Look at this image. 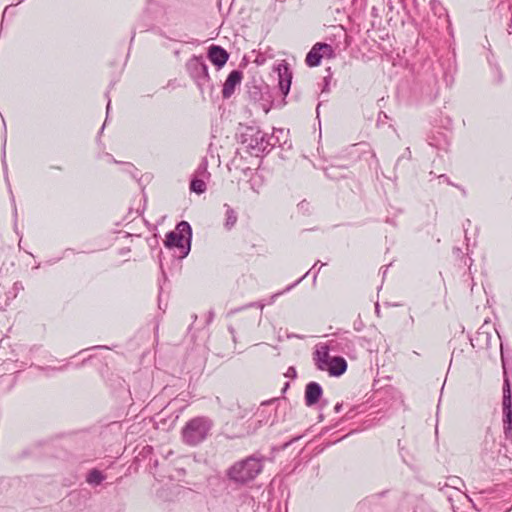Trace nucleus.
<instances>
[{
	"label": "nucleus",
	"mask_w": 512,
	"mask_h": 512,
	"mask_svg": "<svg viewBox=\"0 0 512 512\" xmlns=\"http://www.w3.org/2000/svg\"><path fill=\"white\" fill-rule=\"evenodd\" d=\"M264 457L251 455L235 462L228 470L227 477L236 484H247L253 481L263 470Z\"/></svg>",
	"instance_id": "1"
},
{
	"label": "nucleus",
	"mask_w": 512,
	"mask_h": 512,
	"mask_svg": "<svg viewBox=\"0 0 512 512\" xmlns=\"http://www.w3.org/2000/svg\"><path fill=\"white\" fill-rule=\"evenodd\" d=\"M192 229L188 222H180L174 231L166 235L165 246L178 250V257L184 258L191 248Z\"/></svg>",
	"instance_id": "2"
},
{
	"label": "nucleus",
	"mask_w": 512,
	"mask_h": 512,
	"mask_svg": "<svg viewBox=\"0 0 512 512\" xmlns=\"http://www.w3.org/2000/svg\"><path fill=\"white\" fill-rule=\"evenodd\" d=\"M212 428V422L206 417H196L186 423L182 429V439L190 446L203 442Z\"/></svg>",
	"instance_id": "3"
},
{
	"label": "nucleus",
	"mask_w": 512,
	"mask_h": 512,
	"mask_svg": "<svg viewBox=\"0 0 512 512\" xmlns=\"http://www.w3.org/2000/svg\"><path fill=\"white\" fill-rule=\"evenodd\" d=\"M243 137V143L249 153L254 156H259L260 153L269 150L274 145L273 137L258 128L249 127Z\"/></svg>",
	"instance_id": "4"
},
{
	"label": "nucleus",
	"mask_w": 512,
	"mask_h": 512,
	"mask_svg": "<svg viewBox=\"0 0 512 512\" xmlns=\"http://www.w3.org/2000/svg\"><path fill=\"white\" fill-rule=\"evenodd\" d=\"M187 69L202 94L212 91L213 85L208 74V67L202 57L191 58L187 62Z\"/></svg>",
	"instance_id": "5"
},
{
	"label": "nucleus",
	"mask_w": 512,
	"mask_h": 512,
	"mask_svg": "<svg viewBox=\"0 0 512 512\" xmlns=\"http://www.w3.org/2000/svg\"><path fill=\"white\" fill-rule=\"evenodd\" d=\"M242 80V72L238 70H233L227 77L223 89H222V95L225 99L230 98L234 91L236 86L240 85Z\"/></svg>",
	"instance_id": "6"
},
{
	"label": "nucleus",
	"mask_w": 512,
	"mask_h": 512,
	"mask_svg": "<svg viewBox=\"0 0 512 512\" xmlns=\"http://www.w3.org/2000/svg\"><path fill=\"white\" fill-rule=\"evenodd\" d=\"M279 77V88L284 96L290 91L292 74L286 64H280L277 68Z\"/></svg>",
	"instance_id": "7"
},
{
	"label": "nucleus",
	"mask_w": 512,
	"mask_h": 512,
	"mask_svg": "<svg viewBox=\"0 0 512 512\" xmlns=\"http://www.w3.org/2000/svg\"><path fill=\"white\" fill-rule=\"evenodd\" d=\"M228 57V53L220 46L213 45L209 48L208 58L218 68L226 64Z\"/></svg>",
	"instance_id": "8"
},
{
	"label": "nucleus",
	"mask_w": 512,
	"mask_h": 512,
	"mask_svg": "<svg viewBox=\"0 0 512 512\" xmlns=\"http://www.w3.org/2000/svg\"><path fill=\"white\" fill-rule=\"evenodd\" d=\"M322 396V388L316 382H310L305 389V402L307 406L315 405Z\"/></svg>",
	"instance_id": "9"
},
{
	"label": "nucleus",
	"mask_w": 512,
	"mask_h": 512,
	"mask_svg": "<svg viewBox=\"0 0 512 512\" xmlns=\"http://www.w3.org/2000/svg\"><path fill=\"white\" fill-rule=\"evenodd\" d=\"M347 369V362L343 357H332L327 363L325 370L328 371L331 376H340Z\"/></svg>",
	"instance_id": "10"
},
{
	"label": "nucleus",
	"mask_w": 512,
	"mask_h": 512,
	"mask_svg": "<svg viewBox=\"0 0 512 512\" xmlns=\"http://www.w3.org/2000/svg\"><path fill=\"white\" fill-rule=\"evenodd\" d=\"M331 356L329 355V350L327 346H318L315 351V361L316 365L320 370H325V367L329 360H331Z\"/></svg>",
	"instance_id": "11"
},
{
	"label": "nucleus",
	"mask_w": 512,
	"mask_h": 512,
	"mask_svg": "<svg viewBox=\"0 0 512 512\" xmlns=\"http://www.w3.org/2000/svg\"><path fill=\"white\" fill-rule=\"evenodd\" d=\"M319 43H316L306 56V63L310 67L318 66L321 62Z\"/></svg>",
	"instance_id": "12"
},
{
	"label": "nucleus",
	"mask_w": 512,
	"mask_h": 512,
	"mask_svg": "<svg viewBox=\"0 0 512 512\" xmlns=\"http://www.w3.org/2000/svg\"><path fill=\"white\" fill-rule=\"evenodd\" d=\"M224 207L226 209L224 227L231 230L237 222V214L229 205L225 204Z\"/></svg>",
	"instance_id": "13"
},
{
	"label": "nucleus",
	"mask_w": 512,
	"mask_h": 512,
	"mask_svg": "<svg viewBox=\"0 0 512 512\" xmlns=\"http://www.w3.org/2000/svg\"><path fill=\"white\" fill-rule=\"evenodd\" d=\"M503 412H509L512 411V396H511V390L510 385L508 381L505 382V385L503 387Z\"/></svg>",
	"instance_id": "14"
},
{
	"label": "nucleus",
	"mask_w": 512,
	"mask_h": 512,
	"mask_svg": "<svg viewBox=\"0 0 512 512\" xmlns=\"http://www.w3.org/2000/svg\"><path fill=\"white\" fill-rule=\"evenodd\" d=\"M105 478V475L101 471L97 469H92L87 474L86 481L88 484L96 486L101 484L105 480Z\"/></svg>",
	"instance_id": "15"
},
{
	"label": "nucleus",
	"mask_w": 512,
	"mask_h": 512,
	"mask_svg": "<svg viewBox=\"0 0 512 512\" xmlns=\"http://www.w3.org/2000/svg\"><path fill=\"white\" fill-rule=\"evenodd\" d=\"M190 189L197 194L204 193L206 191V180L194 177L191 181Z\"/></svg>",
	"instance_id": "16"
},
{
	"label": "nucleus",
	"mask_w": 512,
	"mask_h": 512,
	"mask_svg": "<svg viewBox=\"0 0 512 512\" xmlns=\"http://www.w3.org/2000/svg\"><path fill=\"white\" fill-rule=\"evenodd\" d=\"M503 427L506 437L512 439V411L503 412Z\"/></svg>",
	"instance_id": "17"
},
{
	"label": "nucleus",
	"mask_w": 512,
	"mask_h": 512,
	"mask_svg": "<svg viewBox=\"0 0 512 512\" xmlns=\"http://www.w3.org/2000/svg\"><path fill=\"white\" fill-rule=\"evenodd\" d=\"M195 177L203 178L204 180L209 179L210 173L208 171V162L206 159H203L199 164L198 168L195 171Z\"/></svg>",
	"instance_id": "18"
},
{
	"label": "nucleus",
	"mask_w": 512,
	"mask_h": 512,
	"mask_svg": "<svg viewBox=\"0 0 512 512\" xmlns=\"http://www.w3.org/2000/svg\"><path fill=\"white\" fill-rule=\"evenodd\" d=\"M321 58H333L334 49L331 45L325 43H319Z\"/></svg>",
	"instance_id": "19"
},
{
	"label": "nucleus",
	"mask_w": 512,
	"mask_h": 512,
	"mask_svg": "<svg viewBox=\"0 0 512 512\" xmlns=\"http://www.w3.org/2000/svg\"><path fill=\"white\" fill-rule=\"evenodd\" d=\"M308 273H306L303 277H301L300 279H298L295 283H293L292 285H289L284 291L282 292H278V293H275L273 294L271 297H270V300L268 302V304H272L275 302V300L278 298V296L282 295L283 293L285 292H288L290 291L292 288H294L296 285H298L306 276H307Z\"/></svg>",
	"instance_id": "20"
},
{
	"label": "nucleus",
	"mask_w": 512,
	"mask_h": 512,
	"mask_svg": "<svg viewBox=\"0 0 512 512\" xmlns=\"http://www.w3.org/2000/svg\"><path fill=\"white\" fill-rule=\"evenodd\" d=\"M478 340H485L486 346H490V335L487 332L479 331Z\"/></svg>",
	"instance_id": "21"
},
{
	"label": "nucleus",
	"mask_w": 512,
	"mask_h": 512,
	"mask_svg": "<svg viewBox=\"0 0 512 512\" xmlns=\"http://www.w3.org/2000/svg\"><path fill=\"white\" fill-rule=\"evenodd\" d=\"M286 376L289 377H295L296 376V370L293 367H290L286 373Z\"/></svg>",
	"instance_id": "22"
},
{
	"label": "nucleus",
	"mask_w": 512,
	"mask_h": 512,
	"mask_svg": "<svg viewBox=\"0 0 512 512\" xmlns=\"http://www.w3.org/2000/svg\"><path fill=\"white\" fill-rule=\"evenodd\" d=\"M341 407H342V405H341V404H336V405H335V408H334V409H335V412H337V413H338V412H340Z\"/></svg>",
	"instance_id": "23"
},
{
	"label": "nucleus",
	"mask_w": 512,
	"mask_h": 512,
	"mask_svg": "<svg viewBox=\"0 0 512 512\" xmlns=\"http://www.w3.org/2000/svg\"><path fill=\"white\" fill-rule=\"evenodd\" d=\"M256 305H257L260 309H263V308H264V306H265V304H264V303H261V302L257 303Z\"/></svg>",
	"instance_id": "24"
},
{
	"label": "nucleus",
	"mask_w": 512,
	"mask_h": 512,
	"mask_svg": "<svg viewBox=\"0 0 512 512\" xmlns=\"http://www.w3.org/2000/svg\"><path fill=\"white\" fill-rule=\"evenodd\" d=\"M109 108H110V102H108V104H107V112L109 111Z\"/></svg>",
	"instance_id": "25"
},
{
	"label": "nucleus",
	"mask_w": 512,
	"mask_h": 512,
	"mask_svg": "<svg viewBox=\"0 0 512 512\" xmlns=\"http://www.w3.org/2000/svg\"><path fill=\"white\" fill-rule=\"evenodd\" d=\"M23 1H24V0H19L17 4H19V3L23 2Z\"/></svg>",
	"instance_id": "26"
}]
</instances>
